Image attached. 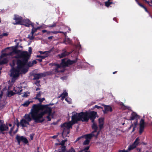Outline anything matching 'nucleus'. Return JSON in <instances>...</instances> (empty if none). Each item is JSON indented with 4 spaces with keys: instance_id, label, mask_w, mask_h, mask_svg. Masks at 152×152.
<instances>
[{
    "instance_id": "56",
    "label": "nucleus",
    "mask_w": 152,
    "mask_h": 152,
    "mask_svg": "<svg viewBox=\"0 0 152 152\" xmlns=\"http://www.w3.org/2000/svg\"><path fill=\"white\" fill-rule=\"evenodd\" d=\"M36 29H37V30L38 29H39L40 28V27H38L37 28H35Z\"/></svg>"
},
{
    "instance_id": "4",
    "label": "nucleus",
    "mask_w": 152,
    "mask_h": 152,
    "mask_svg": "<svg viewBox=\"0 0 152 152\" xmlns=\"http://www.w3.org/2000/svg\"><path fill=\"white\" fill-rule=\"evenodd\" d=\"M76 59L75 60L72 61L67 59H63L62 60V62L60 65L57 64H55L56 66V68L55 69V72H63V70H60L59 69H61L63 67L68 66L69 65L75 63H76Z\"/></svg>"
},
{
    "instance_id": "50",
    "label": "nucleus",
    "mask_w": 152,
    "mask_h": 152,
    "mask_svg": "<svg viewBox=\"0 0 152 152\" xmlns=\"http://www.w3.org/2000/svg\"><path fill=\"white\" fill-rule=\"evenodd\" d=\"M37 60L40 62L42 61V59L40 58L38 59Z\"/></svg>"
},
{
    "instance_id": "21",
    "label": "nucleus",
    "mask_w": 152,
    "mask_h": 152,
    "mask_svg": "<svg viewBox=\"0 0 152 152\" xmlns=\"http://www.w3.org/2000/svg\"><path fill=\"white\" fill-rule=\"evenodd\" d=\"M31 102L29 101H27L25 102L21 105H23V106L25 107H27L29 105V104H30Z\"/></svg>"
},
{
    "instance_id": "7",
    "label": "nucleus",
    "mask_w": 152,
    "mask_h": 152,
    "mask_svg": "<svg viewBox=\"0 0 152 152\" xmlns=\"http://www.w3.org/2000/svg\"><path fill=\"white\" fill-rule=\"evenodd\" d=\"M9 127L7 124H5L3 121L0 123V133L4 134V132L7 131Z\"/></svg>"
},
{
    "instance_id": "26",
    "label": "nucleus",
    "mask_w": 152,
    "mask_h": 152,
    "mask_svg": "<svg viewBox=\"0 0 152 152\" xmlns=\"http://www.w3.org/2000/svg\"><path fill=\"white\" fill-rule=\"evenodd\" d=\"M37 30V29H36L35 28H33L31 30V34L32 35H33L34 33L36 32Z\"/></svg>"
},
{
    "instance_id": "8",
    "label": "nucleus",
    "mask_w": 152,
    "mask_h": 152,
    "mask_svg": "<svg viewBox=\"0 0 152 152\" xmlns=\"http://www.w3.org/2000/svg\"><path fill=\"white\" fill-rule=\"evenodd\" d=\"M16 139L19 145L20 144V142L21 141L26 144H27L28 142L27 139L26 137H24L23 136H20L18 135H17L16 136Z\"/></svg>"
},
{
    "instance_id": "1",
    "label": "nucleus",
    "mask_w": 152,
    "mask_h": 152,
    "mask_svg": "<svg viewBox=\"0 0 152 152\" xmlns=\"http://www.w3.org/2000/svg\"><path fill=\"white\" fill-rule=\"evenodd\" d=\"M52 110L46 105H40L39 104L33 105L29 113L26 114L20 122L23 127H26L30 125L29 122L32 119L36 123H42L44 119L43 116L46 113L50 114Z\"/></svg>"
},
{
    "instance_id": "29",
    "label": "nucleus",
    "mask_w": 152,
    "mask_h": 152,
    "mask_svg": "<svg viewBox=\"0 0 152 152\" xmlns=\"http://www.w3.org/2000/svg\"><path fill=\"white\" fill-rule=\"evenodd\" d=\"M66 140H62L61 142H60L59 145H61L62 146H64V145L65 144V143L67 141Z\"/></svg>"
},
{
    "instance_id": "41",
    "label": "nucleus",
    "mask_w": 152,
    "mask_h": 152,
    "mask_svg": "<svg viewBox=\"0 0 152 152\" xmlns=\"http://www.w3.org/2000/svg\"><path fill=\"white\" fill-rule=\"evenodd\" d=\"M137 121H136V122H134V125H135V127H133V131L134 130V127H136V126L137 125Z\"/></svg>"
},
{
    "instance_id": "53",
    "label": "nucleus",
    "mask_w": 152,
    "mask_h": 152,
    "mask_svg": "<svg viewBox=\"0 0 152 152\" xmlns=\"http://www.w3.org/2000/svg\"><path fill=\"white\" fill-rule=\"evenodd\" d=\"M30 25H31V26H32L33 28H34V24L33 23H32L31 22V24Z\"/></svg>"
},
{
    "instance_id": "35",
    "label": "nucleus",
    "mask_w": 152,
    "mask_h": 152,
    "mask_svg": "<svg viewBox=\"0 0 152 152\" xmlns=\"http://www.w3.org/2000/svg\"><path fill=\"white\" fill-rule=\"evenodd\" d=\"M51 51L50 50V51H48V53H50L51 52ZM39 53L41 54H44L45 53H47L48 52L47 51H45V52H42V51H40L39 52Z\"/></svg>"
},
{
    "instance_id": "46",
    "label": "nucleus",
    "mask_w": 152,
    "mask_h": 152,
    "mask_svg": "<svg viewBox=\"0 0 152 152\" xmlns=\"http://www.w3.org/2000/svg\"><path fill=\"white\" fill-rule=\"evenodd\" d=\"M0 106H1V107L3 108L5 107V105L4 104H0Z\"/></svg>"
},
{
    "instance_id": "2",
    "label": "nucleus",
    "mask_w": 152,
    "mask_h": 152,
    "mask_svg": "<svg viewBox=\"0 0 152 152\" xmlns=\"http://www.w3.org/2000/svg\"><path fill=\"white\" fill-rule=\"evenodd\" d=\"M29 56V55L27 51L21 52L18 56H13V57L19 58L21 59L17 60V68L12 69L11 71L12 82H14L20 74L25 73L27 72V66L31 67L36 64L37 62L36 60L27 63Z\"/></svg>"
},
{
    "instance_id": "5",
    "label": "nucleus",
    "mask_w": 152,
    "mask_h": 152,
    "mask_svg": "<svg viewBox=\"0 0 152 152\" xmlns=\"http://www.w3.org/2000/svg\"><path fill=\"white\" fill-rule=\"evenodd\" d=\"M140 139L138 137L137 138L133 143L130 145L128 148L127 150L125 151V150H119V152H128L129 151L133 149L137 146L138 144L139 143Z\"/></svg>"
},
{
    "instance_id": "20",
    "label": "nucleus",
    "mask_w": 152,
    "mask_h": 152,
    "mask_svg": "<svg viewBox=\"0 0 152 152\" xmlns=\"http://www.w3.org/2000/svg\"><path fill=\"white\" fill-rule=\"evenodd\" d=\"M68 95L67 93L64 91L62 94L61 95L60 97H61V99L62 100H63L64 98Z\"/></svg>"
},
{
    "instance_id": "11",
    "label": "nucleus",
    "mask_w": 152,
    "mask_h": 152,
    "mask_svg": "<svg viewBox=\"0 0 152 152\" xmlns=\"http://www.w3.org/2000/svg\"><path fill=\"white\" fill-rule=\"evenodd\" d=\"M41 94L42 93L41 92H39V93L37 94L36 96L33 99H34L38 100V101L40 103L39 104L40 105H41L40 104H41L42 102L45 100V99L44 98H40Z\"/></svg>"
},
{
    "instance_id": "45",
    "label": "nucleus",
    "mask_w": 152,
    "mask_h": 152,
    "mask_svg": "<svg viewBox=\"0 0 152 152\" xmlns=\"http://www.w3.org/2000/svg\"><path fill=\"white\" fill-rule=\"evenodd\" d=\"M2 96V91L0 92V99H1Z\"/></svg>"
},
{
    "instance_id": "38",
    "label": "nucleus",
    "mask_w": 152,
    "mask_h": 152,
    "mask_svg": "<svg viewBox=\"0 0 152 152\" xmlns=\"http://www.w3.org/2000/svg\"><path fill=\"white\" fill-rule=\"evenodd\" d=\"M56 26V23H54L52 25L49 26H48V27H55Z\"/></svg>"
},
{
    "instance_id": "28",
    "label": "nucleus",
    "mask_w": 152,
    "mask_h": 152,
    "mask_svg": "<svg viewBox=\"0 0 152 152\" xmlns=\"http://www.w3.org/2000/svg\"><path fill=\"white\" fill-rule=\"evenodd\" d=\"M66 147L64 146H62L61 147V151H59V152H65L66 151Z\"/></svg>"
},
{
    "instance_id": "61",
    "label": "nucleus",
    "mask_w": 152,
    "mask_h": 152,
    "mask_svg": "<svg viewBox=\"0 0 152 152\" xmlns=\"http://www.w3.org/2000/svg\"><path fill=\"white\" fill-rule=\"evenodd\" d=\"M64 33V35L66 36V32H65V33Z\"/></svg>"
},
{
    "instance_id": "13",
    "label": "nucleus",
    "mask_w": 152,
    "mask_h": 152,
    "mask_svg": "<svg viewBox=\"0 0 152 152\" xmlns=\"http://www.w3.org/2000/svg\"><path fill=\"white\" fill-rule=\"evenodd\" d=\"M45 75L46 74L44 73L36 74L34 75V78L33 79L34 80L38 79L42 77H45Z\"/></svg>"
},
{
    "instance_id": "14",
    "label": "nucleus",
    "mask_w": 152,
    "mask_h": 152,
    "mask_svg": "<svg viewBox=\"0 0 152 152\" xmlns=\"http://www.w3.org/2000/svg\"><path fill=\"white\" fill-rule=\"evenodd\" d=\"M22 23L23 24H20V25H24L26 27H29L31 24V22L28 19H26L25 20H23Z\"/></svg>"
},
{
    "instance_id": "9",
    "label": "nucleus",
    "mask_w": 152,
    "mask_h": 152,
    "mask_svg": "<svg viewBox=\"0 0 152 152\" xmlns=\"http://www.w3.org/2000/svg\"><path fill=\"white\" fill-rule=\"evenodd\" d=\"M14 16V19L15 20L16 23H13V24L14 25L23 24L22 22L23 21V20L22 17L17 15H15Z\"/></svg>"
},
{
    "instance_id": "48",
    "label": "nucleus",
    "mask_w": 152,
    "mask_h": 152,
    "mask_svg": "<svg viewBox=\"0 0 152 152\" xmlns=\"http://www.w3.org/2000/svg\"><path fill=\"white\" fill-rule=\"evenodd\" d=\"M82 137H78L77 138L76 141L75 142H77V141L79 140L80 139H81Z\"/></svg>"
},
{
    "instance_id": "36",
    "label": "nucleus",
    "mask_w": 152,
    "mask_h": 152,
    "mask_svg": "<svg viewBox=\"0 0 152 152\" xmlns=\"http://www.w3.org/2000/svg\"><path fill=\"white\" fill-rule=\"evenodd\" d=\"M31 36H30V35H28V37L30 39L32 40L34 39V37L33 36V35L31 34Z\"/></svg>"
},
{
    "instance_id": "25",
    "label": "nucleus",
    "mask_w": 152,
    "mask_h": 152,
    "mask_svg": "<svg viewBox=\"0 0 152 152\" xmlns=\"http://www.w3.org/2000/svg\"><path fill=\"white\" fill-rule=\"evenodd\" d=\"M8 35L7 33H4L2 34H1L0 35V39H1L4 36H7Z\"/></svg>"
},
{
    "instance_id": "39",
    "label": "nucleus",
    "mask_w": 152,
    "mask_h": 152,
    "mask_svg": "<svg viewBox=\"0 0 152 152\" xmlns=\"http://www.w3.org/2000/svg\"><path fill=\"white\" fill-rule=\"evenodd\" d=\"M12 63H13V65H12L11 64H10V65L12 67V69L11 71V74H10V76L12 77L11 76V71L12 70V69H16L17 67L16 68H13V66H14V61H13V62H12Z\"/></svg>"
},
{
    "instance_id": "30",
    "label": "nucleus",
    "mask_w": 152,
    "mask_h": 152,
    "mask_svg": "<svg viewBox=\"0 0 152 152\" xmlns=\"http://www.w3.org/2000/svg\"><path fill=\"white\" fill-rule=\"evenodd\" d=\"M112 3V2H110L109 1H107L105 2V4L106 6L108 7Z\"/></svg>"
},
{
    "instance_id": "22",
    "label": "nucleus",
    "mask_w": 152,
    "mask_h": 152,
    "mask_svg": "<svg viewBox=\"0 0 152 152\" xmlns=\"http://www.w3.org/2000/svg\"><path fill=\"white\" fill-rule=\"evenodd\" d=\"M65 42V43L67 44V43H70L71 42V41L69 38L66 37Z\"/></svg>"
},
{
    "instance_id": "52",
    "label": "nucleus",
    "mask_w": 152,
    "mask_h": 152,
    "mask_svg": "<svg viewBox=\"0 0 152 152\" xmlns=\"http://www.w3.org/2000/svg\"><path fill=\"white\" fill-rule=\"evenodd\" d=\"M57 137V135H54V136H53L52 137L53 138H56V137Z\"/></svg>"
},
{
    "instance_id": "51",
    "label": "nucleus",
    "mask_w": 152,
    "mask_h": 152,
    "mask_svg": "<svg viewBox=\"0 0 152 152\" xmlns=\"http://www.w3.org/2000/svg\"><path fill=\"white\" fill-rule=\"evenodd\" d=\"M47 32V30H43L42 31V32L43 33H45L46 32Z\"/></svg>"
},
{
    "instance_id": "37",
    "label": "nucleus",
    "mask_w": 152,
    "mask_h": 152,
    "mask_svg": "<svg viewBox=\"0 0 152 152\" xmlns=\"http://www.w3.org/2000/svg\"><path fill=\"white\" fill-rule=\"evenodd\" d=\"M69 152H75V151L73 148L71 147L69 150Z\"/></svg>"
},
{
    "instance_id": "47",
    "label": "nucleus",
    "mask_w": 152,
    "mask_h": 152,
    "mask_svg": "<svg viewBox=\"0 0 152 152\" xmlns=\"http://www.w3.org/2000/svg\"><path fill=\"white\" fill-rule=\"evenodd\" d=\"M33 136L32 135H30V138H31V140H33Z\"/></svg>"
},
{
    "instance_id": "49",
    "label": "nucleus",
    "mask_w": 152,
    "mask_h": 152,
    "mask_svg": "<svg viewBox=\"0 0 152 152\" xmlns=\"http://www.w3.org/2000/svg\"><path fill=\"white\" fill-rule=\"evenodd\" d=\"M53 37L52 36H50V37H48V38L49 39H52Z\"/></svg>"
},
{
    "instance_id": "57",
    "label": "nucleus",
    "mask_w": 152,
    "mask_h": 152,
    "mask_svg": "<svg viewBox=\"0 0 152 152\" xmlns=\"http://www.w3.org/2000/svg\"><path fill=\"white\" fill-rule=\"evenodd\" d=\"M133 125H132L130 126V127H129V129H130L132 127V126Z\"/></svg>"
},
{
    "instance_id": "42",
    "label": "nucleus",
    "mask_w": 152,
    "mask_h": 152,
    "mask_svg": "<svg viewBox=\"0 0 152 152\" xmlns=\"http://www.w3.org/2000/svg\"><path fill=\"white\" fill-rule=\"evenodd\" d=\"M47 118L48 119V121H50L51 120V118L49 115L47 116Z\"/></svg>"
},
{
    "instance_id": "64",
    "label": "nucleus",
    "mask_w": 152,
    "mask_h": 152,
    "mask_svg": "<svg viewBox=\"0 0 152 152\" xmlns=\"http://www.w3.org/2000/svg\"><path fill=\"white\" fill-rule=\"evenodd\" d=\"M145 152H149V151H145Z\"/></svg>"
},
{
    "instance_id": "60",
    "label": "nucleus",
    "mask_w": 152,
    "mask_h": 152,
    "mask_svg": "<svg viewBox=\"0 0 152 152\" xmlns=\"http://www.w3.org/2000/svg\"><path fill=\"white\" fill-rule=\"evenodd\" d=\"M17 41V39H15V40L14 41V42H16Z\"/></svg>"
},
{
    "instance_id": "15",
    "label": "nucleus",
    "mask_w": 152,
    "mask_h": 152,
    "mask_svg": "<svg viewBox=\"0 0 152 152\" xmlns=\"http://www.w3.org/2000/svg\"><path fill=\"white\" fill-rule=\"evenodd\" d=\"M104 107V110L103 111L104 113H107L108 111L110 112L112 111V108L111 107L109 106L106 105H103Z\"/></svg>"
},
{
    "instance_id": "19",
    "label": "nucleus",
    "mask_w": 152,
    "mask_h": 152,
    "mask_svg": "<svg viewBox=\"0 0 152 152\" xmlns=\"http://www.w3.org/2000/svg\"><path fill=\"white\" fill-rule=\"evenodd\" d=\"M99 128L101 129L103 126L104 124V118H99Z\"/></svg>"
},
{
    "instance_id": "58",
    "label": "nucleus",
    "mask_w": 152,
    "mask_h": 152,
    "mask_svg": "<svg viewBox=\"0 0 152 152\" xmlns=\"http://www.w3.org/2000/svg\"><path fill=\"white\" fill-rule=\"evenodd\" d=\"M59 33H64V32L63 31H59Z\"/></svg>"
},
{
    "instance_id": "6",
    "label": "nucleus",
    "mask_w": 152,
    "mask_h": 152,
    "mask_svg": "<svg viewBox=\"0 0 152 152\" xmlns=\"http://www.w3.org/2000/svg\"><path fill=\"white\" fill-rule=\"evenodd\" d=\"M93 123V124L92 125V128L94 129V130L91 133L87 134L86 136H88L89 138L91 137L95 136L96 138H97L99 134V132H97L96 134H95V133L97 132V130L98 128L96 125L95 124L94 122H94Z\"/></svg>"
},
{
    "instance_id": "18",
    "label": "nucleus",
    "mask_w": 152,
    "mask_h": 152,
    "mask_svg": "<svg viewBox=\"0 0 152 152\" xmlns=\"http://www.w3.org/2000/svg\"><path fill=\"white\" fill-rule=\"evenodd\" d=\"M139 118L140 116L139 115H137L136 113H133L132 114L130 119L131 120H133L135 119H139Z\"/></svg>"
},
{
    "instance_id": "55",
    "label": "nucleus",
    "mask_w": 152,
    "mask_h": 152,
    "mask_svg": "<svg viewBox=\"0 0 152 152\" xmlns=\"http://www.w3.org/2000/svg\"><path fill=\"white\" fill-rule=\"evenodd\" d=\"M9 126H12V124H9Z\"/></svg>"
},
{
    "instance_id": "63",
    "label": "nucleus",
    "mask_w": 152,
    "mask_h": 152,
    "mask_svg": "<svg viewBox=\"0 0 152 152\" xmlns=\"http://www.w3.org/2000/svg\"><path fill=\"white\" fill-rule=\"evenodd\" d=\"M0 110H1V109H3L2 108H1V106H0Z\"/></svg>"
},
{
    "instance_id": "32",
    "label": "nucleus",
    "mask_w": 152,
    "mask_h": 152,
    "mask_svg": "<svg viewBox=\"0 0 152 152\" xmlns=\"http://www.w3.org/2000/svg\"><path fill=\"white\" fill-rule=\"evenodd\" d=\"M14 129V126L12 127L10 129V131L9 132V133L10 134V135H12V131H13V130Z\"/></svg>"
},
{
    "instance_id": "59",
    "label": "nucleus",
    "mask_w": 152,
    "mask_h": 152,
    "mask_svg": "<svg viewBox=\"0 0 152 152\" xmlns=\"http://www.w3.org/2000/svg\"><path fill=\"white\" fill-rule=\"evenodd\" d=\"M39 88H36V91H37L38 90H39Z\"/></svg>"
},
{
    "instance_id": "62",
    "label": "nucleus",
    "mask_w": 152,
    "mask_h": 152,
    "mask_svg": "<svg viewBox=\"0 0 152 152\" xmlns=\"http://www.w3.org/2000/svg\"><path fill=\"white\" fill-rule=\"evenodd\" d=\"M116 72H113V74H115Z\"/></svg>"
},
{
    "instance_id": "17",
    "label": "nucleus",
    "mask_w": 152,
    "mask_h": 152,
    "mask_svg": "<svg viewBox=\"0 0 152 152\" xmlns=\"http://www.w3.org/2000/svg\"><path fill=\"white\" fill-rule=\"evenodd\" d=\"M70 54V53H67L66 51H64L61 53L60 54H59L58 56L60 58H61L65 57L67 56H68Z\"/></svg>"
},
{
    "instance_id": "24",
    "label": "nucleus",
    "mask_w": 152,
    "mask_h": 152,
    "mask_svg": "<svg viewBox=\"0 0 152 152\" xmlns=\"http://www.w3.org/2000/svg\"><path fill=\"white\" fill-rule=\"evenodd\" d=\"M22 90L21 88H18L16 89V90H15V93H20Z\"/></svg>"
},
{
    "instance_id": "16",
    "label": "nucleus",
    "mask_w": 152,
    "mask_h": 152,
    "mask_svg": "<svg viewBox=\"0 0 152 152\" xmlns=\"http://www.w3.org/2000/svg\"><path fill=\"white\" fill-rule=\"evenodd\" d=\"M87 134L85 135L84 136V137L86 139V140L84 141L83 142V144L85 145H88L89 144L90 140L91 139V138L92 137H91L89 138V137H88V136H86V135H87Z\"/></svg>"
},
{
    "instance_id": "33",
    "label": "nucleus",
    "mask_w": 152,
    "mask_h": 152,
    "mask_svg": "<svg viewBox=\"0 0 152 152\" xmlns=\"http://www.w3.org/2000/svg\"><path fill=\"white\" fill-rule=\"evenodd\" d=\"M46 56H37V57L40 58L42 59H44Z\"/></svg>"
},
{
    "instance_id": "27",
    "label": "nucleus",
    "mask_w": 152,
    "mask_h": 152,
    "mask_svg": "<svg viewBox=\"0 0 152 152\" xmlns=\"http://www.w3.org/2000/svg\"><path fill=\"white\" fill-rule=\"evenodd\" d=\"M65 100L69 103L70 104L72 102V100L69 98H66L65 99Z\"/></svg>"
},
{
    "instance_id": "23",
    "label": "nucleus",
    "mask_w": 152,
    "mask_h": 152,
    "mask_svg": "<svg viewBox=\"0 0 152 152\" xmlns=\"http://www.w3.org/2000/svg\"><path fill=\"white\" fill-rule=\"evenodd\" d=\"M15 94V93L12 91H8V96L10 97Z\"/></svg>"
},
{
    "instance_id": "34",
    "label": "nucleus",
    "mask_w": 152,
    "mask_h": 152,
    "mask_svg": "<svg viewBox=\"0 0 152 152\" xmlns=\"http://www.w3.org/2000/svg\"><path fill=\"white\" fill-rule=\"evenodd\" d=\"M94 108H96L98 109H99L100 108L102 109H103V108L102 107H101V106H97V105H95V106L94 107Z\"/></svg>"
},
{
    "instance_id": "44",
    "label": "nucleus",
    "mask_w": 152,
    "mask_h": 152,
    "mask_svg": "<svg viewBox=\"0 0 152 152\" xmlns=\"http://www.w3.org/2000/svg\"><path fill=\"white\" fill-rule=\"evenodd\" d=\"M51 32L53 33V34H57L58 33H59V31H52Z\"/></svg>"
},
{
    "instance_id": "31",
    "label": "nucleus",
    "mask_w": 152,
    "mask_h": 152,
    "mask_svg": "<svg viewBox=\"0 0 152 152\" xmlns=\"http://www.w3.org/2000/svg\"><path fill=\"white\" fill-rule=\"evenodd\" d=\"M135 1H136L137 3V4L141 7H142L144 8L145 7L142 5V4L139 3L138 1L137 0H135Z\"/></svg>"
},
{
    "instance_id": "40",
    "label": "nucleus",
    "mask_w": 152,
    "mask_h": 152,
    "mask_svg": "<svg viewBox=\"0 0 152 152\" xmlns=\"http://www.w3.org/2000/svg\"><path fill=\"white\" fill-rule=\"evenodd\" d=\"M31 51H32L31 48V47H29L28 51H29V53H30L29 56L31 54ZM28 54H29L28 53ZM28 55H29V54H28Z\"/></svg>"
},
{
    "instance_id": "43",
    "label": "nucleus",
    "mask_w": 152,
    "mask_h": 152,
    "mask_svg": "<svg viewBox=\"0 0 152 152\" xmlns=\"http://www.w3.org/2000/svg\"><path fill=\"white\" fill-rule=\"evenodd\" d=\"M28 95L27 93H25L24 94L22 95L23 96L26 97Z\"/></svg>"
},
{
    "instance_id": "10",
    "label": "nucleus",
    "mask_w": 152,
    "mask_h": 152,
    "mask_svg": "<svg viewBox=\"0 0 152 152\" xmlns=\"http://www.w3.org/2000/svg\"><path fill=\"white\" fill-rule=\"evenodd\" d=\"M88 114L89 118H90L92 122H94L97 115V113L96 112L92 111L89 113H88Z\"/></svg>"
},
{
    "instance_id": "3",
    "label": "nucleus",
    "mask_w": 152,
    "mask_h": 152,
    "mask_svg": "<svg viewBox=\"0 0 152 152\" xmlns=\"http://www.w3.org/2000/svg\"><path fill=\"white\" fill-rule=\"evenodd\" d=\"M72 114V121L68 123H65L61 126L64 129L62 133V135L63 137L67 136V134L69 133V129L72 127V125L77 123L78 121L87 122L89 120L88 113L87 112H81L80 113L73 112Z\"/></svg>"
},
{
    "instance_id": "12",
    "label": "nucleus",
    "mask_w": 152,
    "mask_h": 152,
    "mask_svg": "<svg viewBox=\"0 0 152 152\" xmlns=\"http://www.w3.org/2000/svg\"><path fill=\"white\" fill-rule=\"evenodd\" d=\"M144 125L145 122L144 120L143 119H141L140 123V128L139 133L140 134H141L143 131L144 128Z\"/></svg>"
},
{
    "instance_id": "54",
    "label": "nucleus",
    "mask_w": 152,
    "mask_h": 152,
    "mask_svg": "<svg viewBox=\"0 0 152 152\" xmlns=\"http://www.w3.org/2000/svg\"><path fill=\"white\" fill-rule=\"evenodd\" d=\"M144 9L145 10L146 12H148V11L145 7L144 8Z\"/></svg>"
}]
</instances>
